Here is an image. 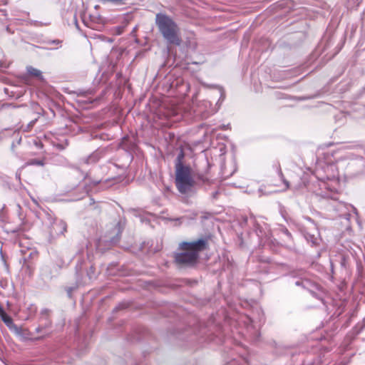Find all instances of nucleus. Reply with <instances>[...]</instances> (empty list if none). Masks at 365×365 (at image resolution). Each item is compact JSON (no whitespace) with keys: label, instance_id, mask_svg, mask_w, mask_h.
Returning <instances> with one entry per match:
<instances>
[{"label":"nucleus","instance_id":"1","mask_svg":"<svg viewBox=\"0 0 365 365\" xmlns=\"http://www.w3.org/2000/svg\"><path fill=\"white\" fill-rule=\"evenodd\" d=\"M206 247V240L200 239L197 241L180 244V252L175 255V262L179 265L192 266L195 264L199 257V252Z\"/></svg>","mask_w":365,"mask_h":365},{"label":"nucleus","instance_id":"2","mask_svg":"<svg viewBox=\"0 0 365 365\" xmlns=\"http://www.w3.org/2000/svg\"><path fill=\"white\" fill-rule=\"evenodd\" d=\"M155 21L160 32L169 44L179 46L181 43L180 29L170 16L158 14Z\"/></svg>","mask_w":365,"mask_h":365},{"label":"nucleus","instance_id":"3","mask_svg":"<svg viewBox=\"0 0 365 365\" xmlns=\"http://www.w3.org/2000/svg\"><path fill=\"white\" fill-rule=\"evenodd\" d=\"M175 185L178 191L182 194H186L191 191L195 181L191 176L190 168L183 166L179 161L176 164Z\"/></svg>","mask_w":365,"mask_h":365},{"label":"nucleus","instance_id":"4","mask_svg":"<svg viewBox=\"0 0 365 365\" xmlns=\"http://www.w3.org/2000/svg\"><path fill=\"white\" fill-rule=\"evenodd\" d=\"M66 230L67 225L62 220H56L51 227V233L54 236L64 235Z\"/></svg>","mask_w":365,"mask_h":365},{"label":"nucleus","instance_id":"5","mask_svg":"<svg viewBox=\"0 0 365 365\" xmlns=\"http://www.w3.org/2000/svg\"><path fill=\"white\" fill-rule=\"evenodd\" d=\"M1 319L4 322V324L11 331L14 332L16 334H21V331H22L21 327H19L14 324L12 319L9 316H8L6 312L1 317Z\"/></svg>","mask_w":365,"mask_h":365},{"label":"nucleus","instance_id":"6","mask_svg":"<svg viewBox=\"0 0 365 365\" xmlns=\"http://www.w3.org/2000/svg\"><path fill=\"white\" fill-rule=\"evenodd\" d=\"M26 71L28 73L32 76H35L36 78H38L40 79H43L41 71L38 69H36L32 66H27Z\"/></svg>","mask_w":365,"mask_h":365},{"label":"nucleus","instance_id":"7","mask_svg":"<svg viewBox=\"0 0 365 365\" xmlns=\"http://www.w3.org/2000/svg\"><path fill=\"white\" fill-rule=\"evenodd\" d=\"M102 2H109L116 6L125 4V0H100Z\"/></svg>","mask_w":365,"mask_h":365},{"label":"nucleus","instance_id":"8","mask_svg":"<svg viewBox=\"0 0 365 365\" xmlns=\"http://www.w3.org/2000/svg\"><path fill=\"white\" fill-rule=\"evenodd\" d=\"M22 331H21V334H17L18 336L22 337L24 339H30V334L26 329L22 328Z\"/></svg>","mask_w":365,"mask_h":365},{"label":"nucleus","instance_id":"9","mask_svg":"<svg viewBox=\"0 0 365 365\" xmlns=\"http://www.w3.org/2000/svg\"><path fill=\"white\" fill-rule=\"evenodd\" d=\"M279 175H280L281 178L282 179L283 182H284V185H286V189L289 188V182L287 180H285V179L284 178V177H283V174H282V173L281 169H279Z\"/></svg>","mask_w":365,"mask_h":365},{"label":"nucleus","instance_id":"10","mask_svg":"<svg viewBox=\"0 0 365 365\" xmlns=\"http://www.w3.org/2000/svg\"><path fill=\"white\" fill-rule=\"evenodd\" d=\"M51 43L52 44H56V45H59L61 43V41H59V40H53L51 42Z\"/></svg>","mask_w":365,"mask_h":365},{"label":"nucleus","instance_id":"11","mask_svg":"<svg viewBox=\"0 0 365 365\" xmlns=\"http://www.w3.org/2000/svg\"><path fill=\"white\" fill-rule=\"evenodd\" d=\"M5 313L3 308L0 306V318L3 316V314Z\"/></svg>","mask_w":365,"mask_h":365},{"label":"nucleus","instance_id":"12","mask_svg":"<svg viewBox=\"0 0 365 365\" xmlns=\"http://www.w3.org/2000/svg\"><path fill=\"white\" fill-rule=\"evenodd\" d=\"M41 329H42L41 327H38V328H36V332H40V331H41Z\"/></svg>","mask_w":365,"mask_h":365},{"label":"nucleus","instance_id":"13","mask_svg":"<svg viewBox=\"0 0 365 365\" xmlns=\"http://www.w3.org/2000/svg\"><path fill=\"white\" fill-rule=\"evenodd\" d=\"M34 123H35V121H34V120L31 121V122L30 123V124H29V126H33V125L34 124Z\"/></svg>","mask_w":365,"mask_h":365},{"label":"nucleus","instance_id":"14","mask_svg":"<svg viewBox=\"0 0 365 365\" xmlns=\"http://www.w3.org/2000/svg\"><path fill=\"white\" fill-rule=\"evenodd\" d=\"M183 156V154H181L180 155V157H182ZM178 158H180V156L178 157Z\"/></svg>","mask_w":365,"mask_h":365}]
</instances>
